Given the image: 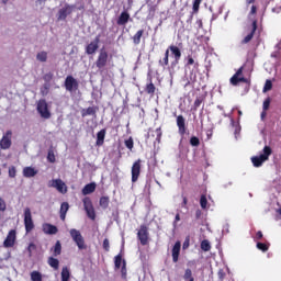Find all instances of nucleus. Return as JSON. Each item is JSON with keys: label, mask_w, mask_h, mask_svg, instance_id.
Instances as JSON below:
<instances>
[{"label": "nucleus", "mask_w": 281, "mask_h": 281, "mask_svg": "<svg viewBox=\"0 0 281 281\" xmlns=\"http://www.w3.org/2000/svg\"><path fill=\"white\" fill-rule=\"evenodd\" d=\"M48 265L49 267H52L53 269H58V265H60V261H58V259L54 258V257H49L48 258Z\"/></svg>", "instance_id": "7c9ffc66"}, {"label": "nucleus", "mask_w": 281, "mask_h": 281, "mask_svg": "<svg viewBox=\"0 0 281 281\" xmlns=\"http://www.w3.org/2000/svg\"><path fill=\"white\" fill-rule=\"evenodd\" d=\"M156 133H157L158 137H161V127L157 128Z\"/></svg>", "instance_id": "774afa93"}, {"label": "nucleus", "mask_w": 281, "mask_h": 281, "mask_svg": "<svg viewBox=\"0 0 281 281\" xmlns=\"http://www.w3.org/2000/svg\"><path fill=\"white\" fill-rule=\"evenodd\" d=\"M257 22L254 21L252 22V31L251 33H249L244 40H243V43H249V41H251V38H254V33L256 32L257 30Z\"/></svg>", "instance_id": "bb28decb"}, {"label": "nucleus", "mask_w": 281, "mask_h": 281, "mask_svg": "<svg viewBox=\"0 0 281 281\" xmlns=\"http://www.w3.org/2000/svg\"><path fill=\"white\" fill-rule=\"evenodd\" d=\"M14 243H16V231L11 229L3 241V246L7 248L14 247Z\"/></svg>", "instance_id": "ddd939ff"}, {"label": "nucleus", "mask_w": 281, "mask_h": 281, "mask_svg": "<svg viewBox=\"0 0 281 281\" xmlns=\"http://www.w3.org/2000/svg\"><path fill=\"white\" fill-rule=\"evenodd\" d=\"M104 137H106V130H101L97 134V146H102L104 144Z\"/></svg>", "instance_id": "5701e85b"}, {"label": "nucleus", "mask_w": 281, "mask_h": 281, "mask_svg": "<svg viewBox=\"0 0 281 281\" xmlns=\"http://www.w3.org/2000/svg\"><path fill=\"white\" fill-rule=\"evenodd\" d=\"M177 126L180 135H186V117L183 115L177 116Z\"/></svg>", "instance_id": "dca6fc26"}, {"label": "nucleus", "mask_w": 281, "mask_h": 281, "mask_svg": "<svg viewBox=\"0 0 281 281\" xmlns=\"http://www.w3.org/2000/svg\"><path fill=\"white\" fill-rule=\"evenodd\" d=\"M222 233L223 234H225V233L229 234V224H226V225L223 226Z\"/></svg>", "instance_id": "6e6d98bb"}, {"label": "nucleus", "mask_w": 281, "mask_h": 281, "mask_svg": "<svg viewBox=\"0 0 281 281\" xmlns=\"http://www.w3.org/2000/svg\"><path fill=\"white\" fill-rule=\"evenodd\" d=\"M169 49L175 56V64L178 65L179 60L181 59V49H179L177 46H170Z\"/></svg>", "instance_id": "412c9836"}, {"label": "nucleus", "mask_w": 281, "mask_h": 281, "mask_svg": "<svg viewBox=\"0 0 281 281\" xmlns=\"http://www.w3.org/2000/svg\"><path fill=\"white\" fill-rule=\"evenodd\" d=\"M183 278H184V280L194 281V278L192 277V270L187 269Z\"/></svg>", "instance_id": "4c0bfd02"}, {"label": "nucleus", "mask_w": 281, "mask_h": 281, "mask_svg": "<svg viewBox=\"0 0 281 281\" xmlns=\"http://www.w3.org/2000/svg\"><path fill=\"white\" fill-rule=\"evenodd\" d=\"M9 177L11 179H14V177H16V167H14V166L9 167Z\"/></svg>", "instance_id": "a18cd8bd"}, {"label": "nucleus", "mask_w": 281, "mask_h": 281, "mask_svg": "<svg viewBox=\"0 0 281 281\" xmlns=\"http://www.w3.org/2000/svg\"><path fill=\"white\" fill-rule=\"evenodd\" d=\"M240 76H243V67H240L236 71V74L231 78V85L236 87V85H238V82H247V79H245V77H240Z\"/></svg>", "instance_id": "2eb2a0df"}, {"label": "nucleus", "mask_w": 281, "mask_h": 281, "mask_svg": "<svg viewBox=\"0 0 281 281\" xmlns=\"http://www.w3.org/2000/svg\"><path fill=\"white\" fill-rule=\"evenodd\" d=\"M142 36H144V30L137 31L136 34L133 36L134 45H139V43H142Z\"/></svg>", "instance_id": "a878e982"}, {"label": "nucleus", "mask_w": 281, "mask_h": 281, "mask_svg": "<svg viewBox=\"0 0 281 281\" xmlns=\"http://www.w3.org/2000/svg\"><path fill=\"white\" fill-rule=\"evenodd\" d=\"M43 232H44V234L54 236V235L58 234V227L46 223V224H43Z\"/></svg>", "instance_id": "f3484780"}, {"label": "nucleus", "mask_w": 281, "mask_h": 281, "mask_svg": "<svg viewBox=\"0 0 281 281\" xmlns=\"http://www.w3.org/2000/svg\"><path fill=\"white\" fill-rule=\"evenodd\" d=\"M69 234H70L74 243L77 245L78 249H80V250L87 249V244H85V237H82V234L80 233V231H78L76 228H71L69 231Z\"/></svg>", "instance_id": "f03ea898"}, {"label": "nucleus", "mask_w": 281, "mask_h": 281, "mask_svg": "<svg viewBox=\"0 0 281 281\" xmlns=\"http://www.w3.org/2000/svg\"><path fill=\"white\" fill-rule=\"evenodd\" d=\"M114 265H115V269H120L122 267V255H117L114 258Z\"/></svg>", "instance_id": "e433bc0d"}, {"label": "nucleus", "mask_w": 281, "mask_h": 281, "mask_svg": "<svg viewBox=\"0 0 281 281\" xmlns=\"http://www.w3.org/2000/svg\"><path fill=\"white\" fill-rule=\"evenodd\" d=\"M271 89H273V83L271 80L267 79L262 92L267 93V91H271Z\"/></svg>", "instance_id": "f704fd0d"}, {"label": "nucleus", "mask_w": 281, "mask_h": 281, "mask_svg": "<svg viewBox=\"0 0 281 281\" xmlns=\"http://www.w3.org/2000/svg\"><path fill=\"white\" fill-rule=\"evenodd\" d=\"M100 47V35H98L94 41H92L90 44L87 45L86 47V54H88V56L93 55L95 52H98Z\"/></svg>", "instance_id": "f8f14e48"}, {"label": "nucleus", "mask_w": 281, "mask_h": 281, "mask_svg": "<svg viewBox=\"0 0 281 281\" xmlns=\"http://www.w3.org/2000/svg\"><path fill=\"white\" fill-rule=\"evenodd\" d=\"M38 175V170L34 169V167H25L23 169V177L26 179H32V177H36Z\"/></svg>", "instance_id": "6ab92c4d"}, {"label": "nucleus", "mask_w": 281, "mask_h": 281, "mask_svg": "<svg viewBox=\"0 0 281 281\" xmlns=\"http://www.w3.org/2000/svg\"><path fill=\"white\" fill-rule=\"evenodd\" d=\"M271 153H273V150H271V147L266 145L263 147L262 154L251 157L252 166L255 168H260L265 161L269 160V156L271 155Z\"/></svg>", "instance_id": "f257e3e1"}, {"label": "nucleus", "mask_w": 281, "mask_h": 281, "mask_svg": "<svg viewBox=\"0 0 281 281\" xmlns=\"http://www.w3.org/2000/svg\"><path fill=\"white\" fill-rule=\"evenodd\" d=\"M31 280L32 281H43V274H41V272H38V271H33L31 273Z\"/></svg>", "instance_id": "473e14b6"}, {"label": "nucleus", "mask_w": 281, "mask_h": 281, "mask_svg": "<svg viewBox=\"0 0 281 281\" xmlns=\"http://www.w3.org/2000/svg\"><path fill=\"white\" fill-rule=\"evenodd\" d=\"M179 254H181V241H177L172 248V260L179 262Z\"/></svg>", "instance_id": "a211bd4d"}, {"label": "nucleus", "mask_w": 281, "mask_h": 281, "mask_svg": "<svg viewBox=\"0 0 281 281\" xmlns=\"http://www.w3.org/2000/svg\"><path fill=\"white\" fill-rule=\"evenodd\" d=\"M24 227L26 234H30L34 229V221L32 220V210L30 207L24 210Z\"/></svg>", "instance_id": "20e7f679"}, {"label": "nucleus", "mask_w": 281, "mask_h": 281, "mask_svg": "<svg viewBox=\"0 0 281 281\" xmlns=\"http://www.w3.org/2000/svg\"><path fill=\"white\" fill-rule=\"evenodd\" d=\"M98 113V109L94 106H89L88 109L81 110V116L87 117V115H95Z\"/></svg>", "instance_id": "393cba45"}, {"label": "nucleus", "mask_w": 281, "mask_h": 281, "mask_svg": "<svg viewBox=\"0 0 281 281\" xmlns=\"http://www.w3.org/2000/svg\"><path fill=\"white\" fill-rule=\"evenodd\" d=\"M48 188H56L60 194H67V184L61 179H53L48 182Z\"/></svg>", "instance_id": "0eeeda50"}, {"label": "nucleus", "mask_w": 281, "mask_h": 281, "mask_svg": "<svg viewBox=\"0 0 281 281\" xmlns=\"http://www.w3.org/2000/svg\"><path fill=\"white\" fill-rule=\"evenodd\" d=\"M41 93L42 95H47V93H49V85L45 83L41 89Z\"/></svg>", "instance_id": "de8ad7c7"}, {"label": "nucleus", "mask_w": 281, "mask_h": 281, "mask_svg": "<svg viewBox=\"0 0 281 281\" xmlns=\"http://www.w3.org/2000/svg\"><path fill=\"white\" fill-rule=\"evenodd\" d=\"M125 146L128 148V150H133L134 142L133 137H130L128 139L125 140Z\"/></svg>", "instance_id": "c03bdc74"}, {"label": "nucleus", "mask_w": 281, "mask_h": 281, "mask_svg": "<svg viewBox=\"0 0 281 281\" xmlns=\"http://www.w3.org/2000/svg\"><path fill=\"white\" fill-rule=\"evenodd\" d=\"M265 117H267V111L263 110V111L261 112V120H265Z\"/></svg>", "instance_id": "338daca9"}, {"label": "nucleus", "mask_w": 281, "mask_h": 281, "mask_svg": "<svg viewBox=\"0 0 281 281\" xmlns=\"http://www.w3.org/2000/svg\"><path fill=\"white\" fill-rule=\"evenodd\" d=\"M238 133H240V126L236 125V127H235V135H238Z\"/></svg>", "instance_id": "69168bd1"}, {"label": "nucleus", "mask_w": 281, "mask_h": 281, "mask_svg": "<svg viewBox=\"0 0 281 281\" xmlns=\"http://www.w3.org/2000/svg\"><path fill=\"white\" fill-rule=\"evenodd\" d=\"M142 172V160H136L132 166V183H136Z\"/></svg>", "instance_id": "9b49d317"}, {"label": "nucleus", "mask_w": 281, "mask_h": 281, "mask_svg": "<svg viewBox=\"0 0 281 281\" xmlns=\"http://www.w3.org/2000/svg\"><path fill=\"white\" fill-rule=\"evenodd\" d=\"M201 249L202 251H210V249H212V246L210 245V241L207 239L202 240Z\"/></svg>", "instance_id": "72a5a7b5"}, {"label": "nucleus", "mask_w": 281, "mask_h": 281, "mask_svg": "<svg viewBox=\"0 0 281 281\" xmlns=\"http://www.w3.org/2000/svg\"><path fill=\"white\" fill-rule=\"evenodd\" d=\"M12 146V131H7L0 139V148L8 150Z\"/></svg>", "instance_id": "6e6552de"}, {"label": "nucleus", "mask_w": 281, "mask_h": 281, "mask_svg": "<svg viewBox=\"0 0 281 281\" xmlns=\"http://www.w3.org/2000/svg\"><path fill=\"white\" fill-rule=\"evenodd\" d=\"M190 144H191V146H199L201 144V140H199V137L192 136L190 138Z\"/></svg>", "instance_id": "37998d69"}, {"label": "nucleus", "mask_w": 281, "mask_h": 281, "mask_svg": "<svg viewBox=\"0 0 281 281\" xmlns=\"http://www.w3.org/2000/svg\"><path fill=\"white\" fill-rule=\"evenodd\" d=\"M122 277L126 278V268H125V266L122 267Z\"/></svg>", "instance_id": "e2e57ef3"}, {"label": "nucleus", "mask_w": 281, "mask_h": 281, "mask_svg": "<svg viewBox=\"0 0 281 281\" xmlns=\"http://www.w3.org/2000/svg\"><path fill=\"white\" fill-rule=\"evenodd\" d=\"M200 205L202 210H205L207 207V198L205 195H201Z\"/></svg>", "instance_id": "58836bf2"}, {"label": "nucleus", "mask_w": 281, "mask_h": 281, "mask_svg": "<svg viewBox=\"0 0 281 281\" xmlns=\"http://www.w3.org/2000/svg\"><path fill=\"white\" fill-rule=\"evenodd\" d=\"M108 60H109V53H106V50L104 49H101L98 56V59L95 61L98 69H104V67H106Z\"/></svg>", "instance_id": "1a4fd4ad"}, {"label": "nucleus", "mask_w": 281, "mask_h": 281, "mask_svg": "<svg viewBox=\"0 0 281 281\" xmlns=\"http://www.w3.org/2000/svg\"><path fill=\"white\" fill-rule=\"evenodd\" d=\"M69 278H71V273L69 272L68 268H63L61 270V281H69Z\"/></svg>", "instance_id": "c756f323"}, {"label": "nucleus", "mask_w": 281, "mask_h": 281, "mask_svg": "<svg viewBox=\"0 0 281 281\" xmlns=\"http://www.w3.org/2000/svg\"><path fill=\"white\" fill-rule=\"evenodd\" d=\"M37 113H40L41 117L44 120H49L52 117V112H49V105L45 99H41L37 102Z\"/></svg>", "instance_id": "7ed1b4c3"}, {"label": "nucleus", "mask_w": 281, "mask_h": 281, "mask_svg": "<svg viewBox=\"0 0 281 281\" xmlns=\"http://www.w3.org/2000/svg\"><path fill=\"white\" fill-rule=\"evenodd\" d=\"M188 66L190 65H194V58H192L191 56L188 57V63H187Z\"/></svg>", "instance_id": "bf43d9fd"}, {"label": "nucleus", "mask_w": 281, "mask_h": 281, "mask_svg": "<svg viewBox=\"0 0 281 281\" xmlns=\"http://www.w3.org/2000/svg\"><path fill=\"white\" fill-rule=\"evenodd\" d=\"M103 249L106 250V251H109V249H111V246H110V243H109L108 238H105L103 240Z\"/></svg>", "instance_id": "864d4df0"}, {"label": "nucleus", "mask_w": 281, "mask_h": 281, "mask_svg": "<svg viewBox=\"0 0 281 281\" xmlns=\"http://www.w3.org/2000/svg\"><path fill=\"white\" fill-rule=\"evenodd\" d=\"M137 236L140 245H148V228L146 226H140Z\"/></svg>", "instance_id": "4468645a"}, {"label": "nucleus", "mask_w": 281, "mask_h": 281, "mask_svg": "<svg viewBox=\"0 0 281 281\" xmlns=\"http://www.w3.org/2000/svg\"><path fill=\"white\" fill-rule=\"evenodd\" d=\"M212 135H213L212 130H207L206 131L207 139H212Z\"/></svg>", "instance_id": "052dcab7"}, {"label": "nucleus", "mask_w": 281, "mask_h": 281, "mask_svg": "<svg viewBox=\"0 0 281 281\" xmlns=\"http://www.w3.org/2000/svg\"><path fill=\"white\" fill-rule=\"evenodd\" d=\"M262 238V232H257L256 239L260 240Z\"/></svg>", "instance_id": "680f3d73"}, {"label": "nucleus", "mask_w": 281, "mask_h": 281, "mask_svg": "<svg viewBox=\"0 0 281 281\" xmlns=\"http://www.w3.org/2000/svg\"><path fill=\"white\" fill-rule=\"evenodd\" d=\"M169 54H170V50L167 49L166 53H165L164 59L159 60V65H161L162 67H164V65H168V56H169Z\"/></svg>", "instance_id": "a19ab883"}, {"label": "nucleus", "mask_w": 281, "mask_h": 281, "mask_svg": "<svg viewBox=\"0 0 281 281\" xmlns=\"http://www.w3.org/2000/svg\"><path fill=\"white\" fill-rule=\"evenodd\" d=\"M36 249V245L34 243H31L27 247L29 256L32 257V251Z\"/></svg>", "instance_id": "3c124183"}, {"label": "nucleus", "mask_w": 281, "mask_h": 281, "mask_svg": "<svg viewBox=\"0 0 281 281\" xmlns=\"http://www.w3.org/2000/svg\"><path fill=\"white\" fill-rule=\"evenodd\" d=\"M54 256H60L61 251H63V245L60 244V240H57L54 248Z\"/></svg>", "instance_id": "c85d7f7f"}, {"label": "nucleus", "mask_w": 281, "mask_h": 281, "mask_svg": "<svg viewBox=\"0 0 281 281\" xmlns=\"http://www.w3.org/2000/svg\"><path fill=\"white\" fill-rule=\"evenodd\" d=\"M269 106H271V99L270 98H267L265 101H263V111H269Z\"/></svg>", "instance_id": "49530a36"}, {"label": "nucleus", "mask_w": 281, "mask_h": 281, "mask_svg": "<svg viewBox=\"0 0 281 281\" xmlns=\"http://www.w3.org/2000/svg\"><path fill=\"white\" fill-rule=\"evenodd\" d=\"M74 10H76V5L65 4L58 11V15H57L58 21H65V19H67V16H69V14H71V12H74Z\"/></svg>", "instance_id": "39448f33"}, {"label": "nucleus", "mask_w": 281, "mask_h": 281, "mask_svg": "<svg viewBox=\"0 0 281 281\" xmlns=\"http://www.w3.org/2000/svg\"><path fill=\"white\" fill-rule=\"evenodd\" d=\"M99 205L102 210H106V207H109V196H102L99 201Z\"/></svg>", "instance_id": "2f4dec72"}, {"label": "nucleus", "mask_w": 281, "mask_h": 281, "mask_svg": "<svg viewBox=\"0 0 281 281\" xmlns=\"http://www.w3.org/2000/svg\"><path fill=\"white\" fill-rule=\"evenodd\" d=\"M202 214H203V212H201V210L198 209V210L195 211V218H196V220L201 218Z\"/></svg>", "instance_id": "13d9d810"}, {"label": "nucleus", "mask_w": 281, "mask_h": 281, "mask_svg": "<svg viewBox=\"0 0 281 281\" xmlns=\"http://www.w3.org/2000/svg\"><path fill=\"white\" fill-rule=\"evenodd\" d=\"M257 249H259V251H263V252L269 251V246L267 244L258 241Z\"/></svg>", "instance_id": "c9c22d12"}, {"label": "nucleus", "mask_w": 281, "mask_h": 281, "mask_svg": "<svg viewBox=\"0 0 281 281\" xmlns=\"http://www.w3.org/2000/svg\"><path fill=\"white\" fill-rule=\"evenodd\" d=\"M256 11H257L256 5H252V7H251V10H250V14H256Z\"/></svg>", "instance_id": "0e129e2a"}, {"label": "nucleus", "mask_w": 281, "mask_h": 281, "mask_svg": "<svg viewBox=\"0 0 281 281\" xmlns=\"http://www.w3.org/2000/svg\"><path fill=\"white\" fill-rule=\"evenodd\" d=\"M5 200L0 198V212H5Z\"/></svg>", "instance_id": "603ef678"}, {"label": "nucleus", "mask_w": 281, "mask_h": 281, "mask_svg": "<svg viewBox=\"0 0 281 281\" xmlns=\"http://www.w3.org/2000/svg\"><path fill=\"white\" fill-rule=\"evenodd\" d=\"M179 221H181V216L177 214L175 217L173 227H177V223H179Z\"/></svg>", "instance_id": "4d7b16f0"}, {"label": "nucleus", "mask_w": 281, "mask_h": 281, "mask_svg": "<svg viewBox=\"0 0 281 281\" xmlns=\"http://www.w3.org/2000/svg\"><path fill=\"white\" fill-rule=\"evenodd\" d=\"M155 85L153 82H150L149 85H147L146 87V93L153 94L155 93Z\"/></svg>", "instance_id": "79ce46f5"}, {"label": "nucleus", "mask_w": 281, "mask_h": 281, "mask_svg": "<svg viewBox=\"0 0 281 281\" xmlns=\"http://www.w3.org/2000/svg\"><path fill=\"white\" fill-rule=\"evenodd\" d=\"M130 19H131V14H128V12H126V11H123L120 14L116 23H117V25H126V23H128Z\"/></svg>", "instance_id": "aec40b11"}, {"label": "nucleus", "mask_w": 281, "mask_h": 281, "mask_svg": "<svg viewBox=\"0 0 281 281\" xmlns=\"http://www.w3.org/2000/svg\"><path fill=\"white\" fill-rule=\"evenodd\" d=\"M65 89L70 93L78 89V80L74 76H67L65 79Z\"/></svg>", "instance_id": "9d476101"}, {"label": "nucleus", "mask_w": 281, "mask_h": 281, "mask_svg": "<svg viewBox=\"0 0 281 281\" xmlns=\"http://www.w3.org/2000/svg\"><path fill=\"white\" fill-rule=\"evenodd\" d=\"M83 207L87 216L90 217L91 221H95V209H93V203L91 202V199H83Z\"/></svg>", "instance_id": "423d86ee"}, {"label": "nucleus", "mask_w": 281, "mask_h": 281, "mask_svg": "<svg viewBox=\"0 0 281 281\" xmlns=\"http://www.w3.org/2000/svg\"><path fill=\"white\" fill-rule=\"evenodd\" d=\"M36 60H38L40 63H47V52L42 50L37 53Z\"/></svg>", "instance_id": "cd10ccee"}, {"label": "nucleus", "mask_w": 281, "mask_h": 281, "mask_svg": "<svg viewBox=\"0 0 281 281\" xmlns=\"http://www.w3.org/2000/svg\"><path fill=\"white\" fill-rule=\"evenodd\" d=\"M92 192H95V182L88 183L82 189V194L87 196V194H92Z\"/></svg>", "instance_id": "4be33fe9"}, {"label": "nucleus", "mask_w": 281, "mask_h": 281, "mask_svg": "<svg viewBox=\"0 0 281 281\" xmlns=\"http://www.w3.org/2000/svg\"><path fill=\"white\" fill-rule=\"evenodd\" d=\"M203 101L201 100V99H196L195 101H194V103H193V109H194V111H196V109H199V106H201V103H202Z\"/></svg>", "instance_id": "5fc2aeb1"}, {"label": "nucleus", "mask_w": 281, "mask_h": 281, "mask_svg": "<svg viewBox=\"0 0 281 281\" xmlns=\"http://www.w3.org/2000/svg\"><path fill=\"white\" fill-rule=\"evenodd\" d=\"M67 212H69V203L64 202L60 205V220L65 221V218L67 217Z\"/></svg>", "instance_id": "b1692460"}, {"label": "nucleus", "mask_w": 281, "mask_h": 281, "mask_svg": "<svg viewBox=\"0 0 281 281\" xmlns=\"http://www.w3.org/2000/svg\"><path fill=\"white\" fill-rule=\"evenodd\" d=\"M53 78H54V74L53 72H48V74L44 75L45 82H52Z\"/></svg>", "instance_id": "8fccbe9b"}, {"label": "nucleus", "mask_w": 281, "mask_h": 281, "mask_svg": "<svg viewBox=\"0 0 281 281\" xmlns=\"http://www.w3.org/2000/svg\"><path fill=\"white\" fill-rule=\"evenodd\" d=\"M202 0H194L193 1V12H199V8L201 5Z\"/></svg>", "instance_id": "09e8293b"}, {"label": "nucleus", "mask_w": 281, "mask_h": 281, "mask_svg": "<svg viewBox=\"0 0 281 281\" xmlns=\"http://www.w3.org/2000/svg\"><path fill=\"white\" fill-rule=\"evenodd\" d=\"M47 160L49 161V164H55V161H56V156L54 155V150H49V151H48Z\"/></svg>", "instance_id": "ea45409f"}]
</instances>
